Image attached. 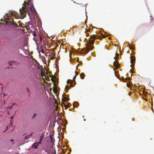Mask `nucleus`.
Here are the masks:
<instances>
[{
	"instance_id": "2",
	"label": "nucleus",
	"mask_w": 154,
	"mask_h": 154,
	"mask_svg": "<svg viewBox=\"0 0 154 154\" xmlns=\"http://www.w3.org/2000/svg\"><path fill=\"white\" fill-rule=\"evenodd\" d=\"M51 72L49 71V77H51V80L54 83V87L53 89V91L54 93L56 94L57 91V88L56 85V77L55 75H53L51 74Z\"/></svg>"
},
{
	"instance_id": "14",
	"label": "nucleus",
	"mask_w": 154,
	"mask_h": 154,
	"mask_svg": "<svg viewBox=\"0 0 154 154\" xmlns=\"http://www.w3.org/2000/svg\"><path fill=\"white\" fill-rule=\"evenodd\" d=\"M69 99L68 97H63L62 98V101H69Z\"/></svg>"
},
{
	"instance_id": "38",
	"label": "nucleus",
	"mask_w": 154,
	"mask_h": 154,
	"mask_svg": "<svg viewBox=\"0 0 154 154\" xmlns=\"http://www.w3.org/2000/svg\"><path fill=\"white\" fill-rule=\"evenodd\" d=\"M3 94V95H4L3 98H4V97L6 95L5 94Z\"/></svg>"
},
{
	"instance_id": "6",
	"label": "nucleus",
	"mask_w": 154,
	"mask_h": 154,
	"mask_svg": "<svg viewBox=\"0 0 154 154\" xmlns=\"http://www.w3.org/2000/svg\"><path fill=\"white\" fill-rule=\"evenodd\" d=\"M37 36L39 38L41 42H42L43 41V42H44V43L48 46V41L47 40V38L45 36H43V37L42 38L39 34H38L37 35Z\"/></svg>"
},
{
	"instance_id": "10",
	"label": "nucleus",
	"mask_w": 154,
	"mask_h": 154,
	"mask_svg": "<svg viewBox=\"0 0 154 154\" xmlns=\"http://www.w3.org/2000/svg\"><path fill=\"white\" fill-rule=\"evenodd\" d=\"M41 142H39V143H34L32 145V147H34L35 149H36L37 148V146H38L39 143H40Z\"/></svg>"
},
{
	"instance_id": "44",
	"label": "nucleus",
	"mask_w": 154,
	"mask_h": 154,
	"mask_svg": "<svg viewBox=\"0 0 154 154\" xmlns=\"http://www.w3.org/2000/svg\"><path fill=\"white\" fill-rule=\"evenodd\" d=\"M32 135V134H30L29 137H30V136H31Z\"/></svg>"
},
{
	"instance_id": "34",
	"label": "nucleus",
	"mask_w": 154,
	"mask_h": 154,
	"mask_svg": "<svg viewBox=\"0 0 154 154\" xmlns=\"http://www.w3.org/2000/svg\"><path fill=\"white\" fill-rule=\"evenodd\" d=\"M65 106L66 108H68L69 106L68 105H65Z\"/></svg>"
},
{
	"instance_id": "32",
	"label": "nucleus",
	"mask_w": 154,
	"mask_h": 154,
	"mask_svg": "<svg viewBox=\"0 0 154 154\" xmlns=\"http://www.w3.org/2000/svg\"><path fill=\"white\" fill-rule=\"evenodd\" d=\"M129 48L131 50L134 49L133 47H129Z\"/></svg>"
},
{
	"instance_id": "9",
	"label": "nucleus",
	"mask_w": 154,
	"mask_h": 154,
	"mask_svg": "<svg viewBox=\"0 0 154 154\" xmlns=\"http://www.w3.org/2000/svg\"><path fill=\"white\" fill-rule=\"evenodd\" d=\"M90 38L91 39H100V36L99 35L98 36L97 35H93Z\"/></svg>"
},
{
	"instance_id": "40",
	"label": "nucleus",
	"mask_w": 154,
	"mask_h": 154,
	"mask_svg": "<svg viewBox=\"0 0 154 154\" xmlns=\"http://www.w3.org/2000/svg\"><path fill=\"white\" fill-rule=\"evenodd\" d=\"M7 114L8 115H9V112L8 111V112H7Z\"/></svg>"
},
{
	"instance_id": "42",
	"label": "nucleus",
	"mask_w": 154,
	"mask_h": 154,
	"mask_svg": "<svg viewBox=\"0 0 154 154\" xmlns=\"http://www.w3.org/2000/svg\"><path fill=\"white\" fill-rule=\"evenodd\" d=\"M35 116H36V114H34V116L33 117V118H33L34 117H35Z\"/></svg>"
},
{
	"instance_id": "31",
	"label": "nucleus",
	"mask_w": 154,
	"mask_h": 154,
	"mask_svg": "<svg viewBox=\"0 0 154 154\" xmlns=\"http://www.w3.org/2000/svg\"><path fill=\"white\" fill-rule=\"evenodd\" d=\"M75 75H78L79 74V72H76V71H75Z\"/></svg>"
},
{
	"instance_id": "28",
	"label": "nucleus",
	"mask_w": 154,
	"mask_h": 154,
	"mask_svg": "<svg viewBox=\"0 0 154 154\" xmlns=\"http://www.w3.org/2000/svg\"><path fill=\"white\" fill-rule=\"evenodd\" d=\"M43 136L42 135L40 137V140L39 142H41V141L43 139Z\"/></svg>"
},
{
	"instance_id": "41",
	"label": "nucleus",
	"mask_w": 154,
	"mask_h": 154,
	"mask_svg": "<svg viewBox=\"0 0 154 154\" xmlns=\"http://www.w3.org/2000/svg\"><path fill=\"white\" fill-rule=\"evenodd\" d=\"M48 85H49V87L51 86V84H50V83H49Z\"/></svg>"
},
{
	"instance_id": "49",
	"label": "nucleus",
	"mask_w": 154,
	"mask_h": 154,
	"mask_svg": "<svg viewBox=\"0 0 154 154\" xmlns=\"http://www.w3.org/2000/svg\"><path fill=\"white\" fill-rule=\"evenodd\" d=\"M0 85H2V84H1V83H0Z\"/></svg>"
},
{
	"instance_id": "13",
	"label": "nucleus",
	"mask_w": 154,
	"mask_h": 154,
	"mask_svg": "<svg viewBox=\"0 0 154 154\" xmlns=\"http://www.w3.org/2000/svg\"><path fill=\"white\" fill-rule=\"evenodd\" d=\"M50 96H51L52 97H49L51 99H53L54 101L55 102V103L56 104H57V100L55 99L54 98V96H53V95H51V94H50Z\"/></svg>"
},
{
	"instance_id": "1",
	"label": "nucleus",
	"mask_w": 154,
	"mask_h": 154,
	"mask_svg": "<svg viewBox=\"0 0 154 154\" xmlns=\"http://www.w3.org/2000/svg\"><path fill=\"white\" fill-rule=\"evenodd\" d=\"M50 131H51V133L49 134V153L55 154L56 151L54 146V145L55 140L54 137L53 132L52 131H53V129H51L49 130V132H50Z\"/></svg>"
},
{
	"instance_id": "43",
	"label": "nucleus",
	"mask_w": 154,
	"mask_h": 154,
	"mask_svg": "<svg viewBox=\"0 0 154 154\" xmlns=\"http://www.w3.org/2000/svg\"><path fill=\"white\" fill-rule=\"evenodd\" d=\"M114 59L116 60V57H114Z\"/></svg>"
},
{
	"instance_id": "50",
	"label": "nucleus",
	"mask_w": 154,
	"mask_h": 154,
	"mask_svg": "<svg viewBox=\"0 0 154 154\" xmlns=\"http://www.w3.org/2000/svg\"><path fill=\"white\" fill-rule=\"evenodd\" d=\"M47 37H48V35L47 34Z\"/></svg>"
},
{
	"instance_id": "17",
	"label": "nucleus",
	"mask_w": 154,
	"mask_h": 154,
	"mask_svg": "<svg viewBox=\"0 0 154 154\" xmlns=\"http://www.w3.org/2000/svg\"><path fill=\"white\" fill-rule=\"evenodd\" d=\"M80 76L81 78L82 79H84L85 76V74L83 73H81L80 75Z\"/></svg>"
},
{
	"instance_id": "22",
	"label": "nucleus",
	"mask_w": 154,
	"mask_h": 154,
	"mask_svg": "<svg viewBox=\"0 0 154 154\" xmlns=\"http://www.w3.org/2000/svg\"><path fill=\"white\" fill-rule=\"evenodd\" d=\"M75 82L74 83V84H72V82H71L70 86L72 87H73L75 85Z\"/></svg>"
},
{
	"instance_id": "18",
	"label": "nucleus",
	"mask_w": 154,
	"mask_h": 154,
	"mask_svg": "<svg viewBox=\"0 0 154 154\" xmlns=\"http://www.w3.org/2000/svg\"><path fill=\"white\" fill-rule=\"evenodd\" d=\"M8 20L9 21L8 22H10V24L11 25H14V20L12 18L11 19V21H10L9 19Z\"/></svg>"
},
{
	"instance_id": "24",
	"label": "nucleus",
	"mask_w": 154,
	"mask_h": 154,
	"mask_svg": "<svg viewBox=\"0 0 154 154\" xmlns=\"http://www.w3.org/2000/svg\"><path fill=\"white\" fill-rule=\"evenodd\" d=\"M12 123H13V122L12 121V120H11L10 121V123L9 124V127H10L11 126H12Z\"/></svg>"
},
{
	"instance_id": "37",
	"label": "nucleus",
	"mask_w": 154,
	"mask_h": 154,
	"mask_svg": "<svg viewBox=\"0 0 154 154\" xmlns=\"http://www.w3.org/2000/svg\"><path fill=\"white\" fill-rule=\"evenodd\" d=\"M28 136H26V137H25V139L28 138Z\"/></svg>"
},
{
	"instance_id": "52",
	"label": "nucleus",
	"mask_w": 154,
	"mask_h": 154,
	"mask_svg": "<svg viewBox=\"0 0 154 154\" xmlns=\"http://www.w3.org/2000/svg\"><path fill=\"white\" fill-rule=\"evenodd\" d=\"M38 69H40L39 68V67H38Z\"/></svg>"
},
{
	"instance_id": "35",
	"label": "nucleus",
	"mask_w": 154,
	"mask_h": 154,
	"mask_svg": "<svg viewBox=\"0 0 154 154\" xmlns=\"http://www.w3.org/2000/svg\"><path fill=\"white\" fill-rule=\"evenodd\" d=\"M76 76H74L73 77V79L74 80L76 78Z\"/></svg>"
},
{
	"instance_id": "15",
	"label": "nucleus",
	"mask_w": 154,
	"mask_h": 154,
	"mask_svg": "<svg viewBox=\"0 0 154 154\" xmlns=\"http://www.w3.org/2000/svg\"><path fill=\"white\" fill-rule=\"evenodd\" d=\"M45 83H46V86L44 85L43 86L44 88L45 91H47V92H48V84L47 82H46Z\"/></svg>"
},
{
	"instance_id": "21",
	"label": "nucleus",
	"mask_w": 154,
	"mask_h": 154,
	"mask_svg": "<svg viewBox=\"0 0 154 154\" xmlns=\"http://www.w3.org/2000/svg\"><path fill=\"white\" fill-rule=\"evenodd\" d=\"M15 103H13V104L12 105H11V106H8L7 108H9V109H11V108H12L13 105H15Z\"/></svg>"
},
{
	"instance_id": "48",
	"label": "nucleus",
	"mask_w": 154,
	"mask_h": 154,
	"mask_svg": "<svg viewBox=\"0 0 154 154\" xmlns=\"http://www.w3.org/2000/svg\"><path fill=\"white\" fill-rule=\"evenodd\" d=\"M46 94V96H47V97H48V96Z\"/></svg>"
},
{
	"instance_id": "3",
	"label": "nucleus",
	"mask_w": 154,
	"mask_h": 154,
	"mask_svg": "<svg viewBox=\"0 0 154 154\" xmlns=\"http://www.w3.org/2000/svg\"><path fill=\"white\" fill-rule=\"evenodd\" d=\"M89 40L88 43L87 44L86 48H84L83 50H82V53H87L89 50H92L94 47L93 46H92L91 45L94 43V41L90 39V38H89Z\"/></svg>"
},
{
	"instance_id": "39",
	"label": "nucleus",
	"mask_w": 154,
	"mask_h": 154,
	"mask_svg": "<svg viewBox=\"0 0 154 154\" xmlns=\"http://www.w3.org/2000/svg\"><path fill=\"white\" fill-rule=\"evenodd\" d=\"M5 101L4 100V104H3V105H4V104H5Z\"/></svg>"
},
{
	"instance_id": "27",
	"label": "nucleus",
	"mask_w": 154,
	"mask_h": 154,
	"mask_svg": "<svg viewBox=\"0 0 154 154\" xmlns=\"http://www.w3.org/2000/svg\"><path fill=\"white\" fill-rule=\"evenodd\" d=\"M27 91L28 93L30 95V91L28 88H26Z\"/></svg>"
},
{
	"instance_id": "51",
	"label": "nucleus",
	"mask_w": 154,
	"mask_h": 154,
	"mask_svg": "<svg viewBox=\"0 0 154 154\" xmlns=\"http://www.w3.org/2000/svg\"><path fill=\"white\" fill-rule=\"evenodd\" d=\"M44 82H45V80H44Z\"/></svg>"
},
{
	"instance_id": "19",
	"label": "nucleus",
	"mask_w": 154,
	"mask_h": 154,
	"mask_svg": "<svg viewBox=\"0 0 154 154\" xmlns=\"http://www.w3.org/2000/svg\"><path fill=\"white\" fill-rule=\"evenodd\" d=\"M42 76L43 77V76H44V77L45 78V79H46V80H48V76H46L45 75L43 74V73H42Z\"/></svg>"
},
{
	"instance_id": "7",
	"label": "nucleus",
	"mask_w": 154,
	"mask_h": 154,
	"mask_svg": "<svg viewBox=\"0 0 154 154\" xmlns=\"http://www.w3.org/2000/svg\"><path fill=\"white\" fill-rule=\"evenodd\" d=\"M55 40L54 38H51L50 37H49V48L52 47H53L55 45L54 40Z\"/></svg>"
},
{
	"instance_id": "33",
	"label": "nucleus",
	"mask_w": 154,
	"mask_h": 154,
	"mask_svg": "<svg viewBox=\"0 0 154 154\" xmlns=\"http://www.w3.org/2000/svg\"><path fill=\"white\" fill-rule=\"evenodd\" d=\"M8 126H7L6 127V130L5 131H4V132H5L8 129Z\"/></svg>"
},
{
	"instance_id": "5",
	"label": "nucleus",
	"mask_w": 154,
	"mask_h": 154,
	"mask_svg": "<svg viewBox=\"0 0 154 154\" xmlns=\"http://www.w3.org/2000/svg\"><path fill=\"white\" fill-rule=\"evenodd\" d=\"M56 47L55 46L54 48L52 47L51 49L50 50L49 49V59H53L55 57V54L54 51V49L56 48Z\"/></svg>"
},
{
	"instance_id": "25",
	"label": "nucleus",
	"mask_w": 154,
	"mask_h": 154,
	"mask_svg": "<svg viewBox=\"0 0 154 154\" xmlns=\"http://www.w3.org/2000/svg\"><path fill=\"white\" fill-rule=\"evenodd\" d=\"M70 86H69L68 85H67L66 86L65 88L66 89H67V90H68V89L70 88Z\"/></svg>"
},
{
	"instance_id": "4",
	"label": "nucleus",
	"mask_w": 154,
	"mask_h": 154,
	"mask_svg": "<svg viewBox=\"0 0 154 154\" xmlns=\"http://www.w3.org/2000/svg\"><path fill=\"white\" fill-rule=\"evenodd\" d=\"M28 7L26 6H23L22 8H20V12L22 18L26 17L27 12H28Z\"/></svg>"
},
{
	"instance_id": "46",
	"label": "nucleus",
	"mask_w": 154,
	"mask_h": 154,
	"mask_svg": "<svg viewBox=\"0 0 154 154\" xmlns=\"http://www.w3.org/2000/svg\"><path fill=\"white\" fill-rule=\"evenodd\" d=\"M50 91H51V88H50Z\"/></svg>"
},
{
	"instance_id": "30",
	"label": "nucleus",
	"mask_w": 154,
	"mask_h": 154,
	"mask_svg": "<svg viewBox=\"0 0 154 154\" xmlns=\"http://www.w3.org/2000/svg\"><path fill=\"white\" fill-rule=\"evenodd\" d=\"M33 35L34 36H36L37 35L35 33V32H34L33 33Z\"/></svg>"
},
{
	"instance_id": "36",
	"label": "nucleus",
	"mask_w": 154,
	"mask_h": 154,
	"mask_svg": "<svg viewBox=\"0 0 154 154\" xmlns=\"http://www.w3.org/2000/svg\"><path fill=\"white\" fill-rule=\"evenodd\" d=\"M48 68V66L47 69ZM48 72V70L47 69V74Z\"/></svg>"
},
{
	"instance_id": "8",
	"label": "nucleus",
	"mask_w": 154,
	"mask_h": 154,
	"mask_svg": "<svg viewBox=\"0 0 154 154\" xmlns=\"http://www.w3.org/2000/svg\"><path fill=\"white\" fill-rule=\"evenodd\" d=\"M27 1L28 2H27L26 1H24V4H27L28 3H31V5H32V7H30V9L31 10H32V8L33 10L35 12H36V11L32 3V0H27Z\"/></svg>"
},
{
	"instance_id": "47",
	"label": "nucleus",
	"mask_w": 154,
	"mask_h": 154,
	"mask_svg": "<svg viewBox=\"0 0 154 154\" xmlns=\"http://www.w3.org/2000/svg\"><path fill=\"white\" fill-rule=\"evenodd\" d=\"M84 121H85L86 120V119H84Z\"/></svg>"
},
{
	"instance_id": "20",
	"label": "nucleus",
	"mask_w": 154,
	"mask_h": 154,
	"mask_svg": "<svg viewBox=\"0 0 154 154\" xmlns=\"http://www.w3.org/2000/svg\"><path fill=\"white\" fill-rule=\"evenodd\" d=\"M72 81H73V80L72 81V80L68 79L67 81V84H69V83H71L72 82Z\"/></svg>"
},
{
	"instance_id": "23",
	"label": "nucleus",
	"mask_w": 154,
	"mask_h": 154,
	"mask_svg": "<svg viewBox=\"0 0 154 154\" xmlns=\"http://www.w3.org/2000/svg\"><path fill=\"white\" fill-rule=\"evenodd\" d=\"M16 112H15V113L14 114V115H13V116H11V117H10V119H11V120H12V119H13L14 118V116H15V114H16Z\"/></svg>"
},
{
	"instance_id": "11",
	"label": "nucleus",
	"mask_w": 154,
	"mask_h": 154,
	"mask_svg": "<svg viewBox=\"0 0 154 154\" xmlns=\"http://www.w3.org/2000/svg\"><path fill=\"white\" fill-rule=\"evenodd\" d=\"M113 64L116 67L118 68L119 66V61L117 60L115 61L113 63Z\"/></svg>"
},
{
	"instance_id": "26",
	"label": "nucleus",
	"mask_w": 154,
	"mask_h": 154,
	"mask_svg": "<svg viewBox=\"0 0 154 154\" xmlns=\"http://www.w3.org/2000/svg\"><path fill=\"white\" fill-rule=\"evenodd\" d=\"M13 63V61H11L9 62V64L10 66H12Z\"/></svg>"
},
{
	"instance_id": "29",
	"label": "nucleus",
	"mask_w": 154,
	"mask_h": 154,
	"mask_svg": "<svg viewBox=\"0 0 154 154\" xmlns=\"http://www.w3.org/2000/svg\"><path fill=\"white\" fill-rule=\"evenodd\" d=\"M54 106H55V109L56 110H58V106H55V105H54Z\"/></svg>"
},
{
	"instance_id": "45",
	"label": "nucleus",
	"mask_w": 154,
	"mask_h": 154,
	"mask_svg": "<svg viewBox=\"0 0 154 154\" xmlns=\"http://www.w3.org/2000/svg\"><path fill=\"white\" fill-rule=\"evenodd\" d=\"M13 141V140L12 139L11 140V141Z\"/></svg>"
},
{
	"instance_id": "12",
	"label": "nucleus",
	"mask_w": 154,
	"mask_h": 154,
	"mask_svg": "<svg viewBox=\"0 0 154 154\" xmlns=\"http://www.w3.org/2000/svg\"><path fill=\"white\" fill-rule=\"evenodd\" d=\"M135 60V58L133 57V56H131V63H134Z\"/></svg>"
},
{
	"instance_id": "16",
	"label": "nucleus",
	"mask_w": 154,
	"mask_h": 154,
	"mask_svg": "<svg viewBox=\"0 0 154 154\" xmlns=\"http://www.w3.org/2000/svg\"><path fill=\"white\" fill-rule=\"evenodd\" d=\"M90 30L89 29H86L85 31V32H86V36L87 37H88L89 36V33H88V32H89L90 31Z\"/></svg>"
}]
</instances>
